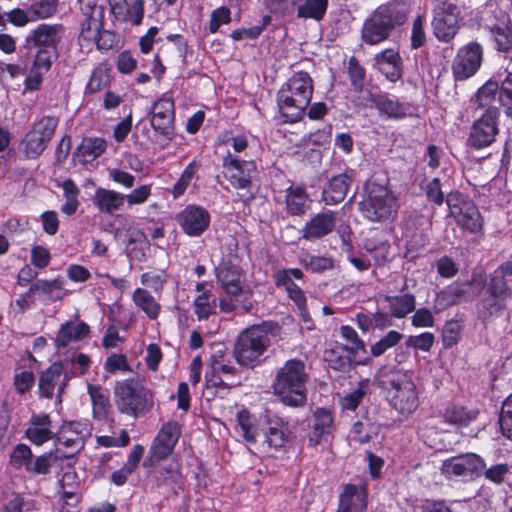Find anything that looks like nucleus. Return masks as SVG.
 I'll return each instance as SVG.
<instances>
[{"label": "nucleus", "instance_id": "obj_1", "mask_svg": "<svg viewBox=\"0 0 512 512\" xmlns=\"http://www.w3.org/2000/svg\"><path fill=\"white\" fill-rule=\"evenodd\" d=\"M375 383L386 392L389 404L400 414L410 415L417 409L418 392L409 371L382 366L375 375Z\"/></svg>", "mask_w": 512, "mask_h": 512}, {"label": "nucleus", "instance_id": "obj_2", "mask_svg": "<svg viewBox=\"0 0 512 512\" xmlns=\"http://www.w3.org/2000/svg\"><path fill=\"white\" fill-rule=\"evenodd\" d=\"M313 94V84L307 72L294 73L277 93V106L285 122L295 123L305 114Z\"/></svg>", "mask_w": 512, "mask_h": 512}, {"label": "nucleus", "instance_id": "obj_3", "mask_svg": "<svg viewBox=\"0 0 512 512\" xmlns=\"http://www.w3.org/2000/svg\"><path fill=\"white\" fill-rule=\"evenodd\" d=\"M280 326L271 321L254 325L244 330L237 338L233 356L243 367L253 368L260 364L263 355L270 346V335H277Z\"/></svg>", "mask_w": 512, "mask_h": 512}, {"label": "nucleus", "instance_id": "obj_4", "mask_svg": "<svg viewBox=\"0 0 512 512\" xmlns=\"http://www.w3.org/2000/svg\"><path fill=\"white\" fill-rule=\"evenodd\" d=\"M408 17V9L403 3L389 2L378 6L361 28V39L367 45H377L386 41L391 33L402 26Z\"/></svg>", "mask_w": 512, "mask_h": 512}, {"label": "nucleus", "instance_id": "obj_5", "mask_svg": "<svg viewBox=\"0 0 512 512\" xmlns=\"http://www.w3.org/2000/svg\"><path fill=\"white\" fill-rule=\"evenodd\" d=\"M308 374L305 363L299 359L288 360L276 373L272 385L280 401L291 407L304 406L307 400L306 382Z\"/></svg>", "mask_w": 512, "mask_h": 512}, {"label": "nucleus", "instance_id": "obj_6", "mask_svg": "<svg viewBox=\"0 0 512 512\" xmlns=\"http://www.w3.org/2000/svg\"><path fill=\"white\" fill-rule=\"evenodd\" d=\"M114 402L122 414L138 418L153 407V394L140 379L118 381L114 387Z\"/></svg>", "mask_w": 512, "mask_h": 512}, {"label": "nucleus", "instance_id": "obj_7", "mask_svg": "<svg viewBox=\"0 0 512 512\" xmlns=\"http://www.w3.org/2000/svg\"><path fill=\"white\" fill-rule=\"evenodd\" d=\"M398 207V199L394 192L387 185L376 182L368 183L365 197L359 203L362 216L376 223L393 220Z\"/></svg>", "mask_w": 512, "mask_h": 512}, {"label": "nucleus", "instance_id": "obj_8", "mask_svg": "<svg viewBox=\"0 0 512 512\" xmlns=\"http://www.w3.org/2000/svg\"><path fill=\"white\" fill-rule=\"evenodd\" d=\"M432 222L429 217L422 214H411L404 222V236L406 238V257L413 259L417 253L424 250L429 244V233Z\"/></svg>", "mask_w": 512, "mask_h": 512}, {"label": "nucleus", "instance_id": "obj_9", "mask_svg": "<svg viewBox=\"0 0 512 512\" xmlns=\"http://www.w3.org/2000/svg\"><path fill=\"white\" fill-rule=\"evenodd\" d=\"M482 26L489 32L498 51L507 52L512 49V28L506 12L501 9L486 11L482 17Z\"/></svg>", "mask_w": 512, "mask_h": 512}, {"label": "nucleus", "instance_id": "obj_10", "mask_svg": "<svg viewBox=\"0 0 512 512\" xmlns=\"http://www.w3.org/2000/svg\"><path fill=\"white\" fill-rule=\"evenodd\" d=\"M499 109L486 110L471 126L467 143L474 149H482L490 146L499 133L498 119Z\"/></svg>", "mask_w": 512, "mask_h": 512}, {"label": "nucleus", "instance_id": "obj_11", "mask_svg": "<svg viewBox=\"0 0 512 512\" xmlns=\"http://www.w3.org/2000/svg\"><path fill=\"white\" fill-rule=\"evenodd\" d=\"M483 60V47L476 41L461 46L452 63V73L457 81L473 76L480 68Z\"/></svg>", "mask_w": 512, "mask_h": 512}, {"label": "nucleus", "instance_id": "obj_12", "mask_svg": "<svg viewBox=\"0 0 512 512\" xmlns=\"http://www.w3.org/2000/svg\"><path fill=\"white\" fill-rule=\"evenodd\" d=\"M486 464L482 457L467 453L443 462L442 472L449 478L460 477L472 480L482 476Z\"/></svg>", "mask_w": 512, "mask_h": 512}, {"label": "nucleus", "instance_id": "obj_13", "mask_svg": "<svg viewBox=\"0 0 512 512\" xmlns=\"http://www.w3.org/2000/svg\"><path fill=\"white\" fill-rule=\"evenodd\" d=\"M81 15V30L79 39H94L104 27L105 8L98 4V0H78Z\"/></svg>", "mask_w": 512, "mask_h": 512}, {"label": "nucleus", "instance_id": "obj_14", "mask_svg": "<svg viewBox=\"0 0 512 512\" xmlns=\"http://www.w3.org/2000/svg\"><path fill=\"white\" fill-rule=\"evenodd\" d=\"M65 33V27L62 24L41 23L31 30L25 38L27 48H40L58 51Z\"/></svg>", "mask_w": 512, "mask_h": 512}, {"label": "nucleus", "instance_id": "obj_15", "mask_svg": "<svg viewBox=\"0 0 512 512\" xmlns=\"http://www.w3.org/2000/svg\"><path fill=\"white\" fill-rule=\"evenodd\" d=\"M69 380L70 376L67 372H64L63 363L54 362L40 374L38 381L39 395L51 399L57 392V396L60 397Z\"/></svg>", "mask_w": 512, "mask_h": 512}, {"label": "nucleus", "instance_id": "obj_16", "mask_svg": "<svg viewBox=\"0 0 512 512\" xmlns=\"http://www.w3.org/2000/svg\"><path fill=\"white\" fill-rule=\"evenodd\" d=\"M176 220L184 233L191 237H198L209 227L210 214L201 206L188 205L177 214Z\"/></svg>", "mask_w": 512, "mask_h": 512}, {"label": "nucleus", "instance_id": "obj_17", "mask_svg": "<svg viewBox=\"0 0 512 512\" xmlns=\"http://www.w3.org/2000/svg\"><path fill=\"white\" fill-rule=\"evenodd\" d=\"M225 177L236 189H247L251 186L253 174L256 172V165L252 161H240L228 154L223 159Z\"/></svg>", "mask_w": 512, "mask_h": 512}, {"label": "nucleus", "instance_id": "obj_18", "mask_svg": "<svg viewBox=\"0 0 512 512\" xmlns=\"http://www.w3.org/2000/svg\"><path fill=\"white\" fill-rule=\"evenodd\" d=\"M151 114L153 129L166 139L171 140L174 136V102L171 99H159L154 103Z\"/></svg>", "mask_w": 512, "mask_h": 512}, {"label": "nucleus", "instance_id": "obj_19", "mask_svg": "<svg viewBox=\"0 0 512 512\" xmlns=\"http://www.w3.org/2000/svg\"><path fill=\"white\" fill-rule=\"evenodd\" d=\"M180 434V426L176 421L164 424L151 446L150 458L158 461L167 457L173 451Z\"/></svg>", "mask_w": 512, "mask_h": 512}, {"label": "nucleus", "instance_id": "obj_20", "mask_svg": "<svg viewBox=\"0 0 512 512\" xmlns=\"http://www.w3.org/2000/svg\"><path fill=\"white\" fill-rule=\"evenodd\" d=\"M91 432L92 426L87 420L67 422L61 426L58 441L78 451L83 448L84 441L91 436Z\"/></svg>", "mask_w": 512, "mask_h": 512}, {"label": "nucleus", "instance_id": "obj_21", "mask_svg": "<svg viewBox=\"0 0 512 512\" xmlns=\"http://www.w3.org/2000/svg\"><path fill=\"white\" fill-rule=\"evenodd\" d=\"M334 418L330 410L317 408L312 415L308 433L309 446L315 447L326 441L333 430Z\"/></svg>", "mask_w": 512, "mask_h": 512}, {"label": "nucleus", "instance_id": "obj_22", "mask_svg": "<svg viewBox=\"0 0 512 512\" xmlns=\"http://www.w3.org/2000/svg\"><path fill=\"white\" fill-rule=\"evenodd\" d=\"M375 65L382 75L390 82H397L403 75V63L399 52L385 49L374 57Z\"/></svg>", "mask_w": 512, "mask_h": 512}, {"label": "nucleus", "instance_id": "obj_23", "mask_svg": "<svg viewBox=\"0 0 512 512\" xmlns=\"http://www.w3.org/2000/svg\"><path fill=\"white\" fill-rule=\"evenodd\" d=\"M335 216L331 211L316 214L304 226L302 236L306 240L322 238L333 231Z\"/></svg>", "mask_w": 512, "mask_h": 512}, {"label": "nucleus", "instance_id": "obj_24", "mask_svg": "<svg viewBox=\"0 0 512 512\" xmlns=\"http://www.w3.org/2000/svg\"><path fill=\"white\" fill-rule=\"evenodd\" d=\"M370 100L374 102V108L377 109L380 116L389 119H402L407 116L408 106L401 103L395 97H390L386 93L380 92L375 96H370Z\"/></svg>", "mask_w": 512, "mask_h": 512}, {"label": "nucleus", "instance_id": "obj_25", "mask_svg": "<svg viewBox=\"0 0 512 512\" xmlns=\"http://www.w3.org/2000/svg\"><path fill=\"white\" fill-rule=\"evenodd\" d=\"M352 183V178L346 173L332 177L322 191V200L327 205H336L342 202Z\"/></svg>", "mask_w": 512, "mask_h": 512}, {"label": "nucleus", "instance_id": "obj_26", "mask_svg": "<svg viewBox=\"0 0 512 512\" xmlns=\"http://www.w3.org/2000/svg\"><path fill=\"white\" fill-rule=\"evenodd\" d=\"M237 258L236 255H231L229 261H222L217 267L216 276L222 288H242V273L238 264L235 262Z\"/></svg>", "mask_w": 512, "mask_h": 512}, {"label": "nucleus", "instance_id": "obj_27", "mask_svg": "<svg viewBox=\"0 0 512 512\" xmlns=\"http://www.w3.org/2000/svg\"><path fill=\"white\" fill-rule=\"evenodd\" d=\"M286 210L292 216H301L306 213L311 199L306 189L301 186H290L285 195Z\"/></svg>", "mask_w": 512, "mask_h": 512}, {"label": "nucleus", "instance_id": "obj_28", "mask_svg": "<svg viewBox=\"0 0 512 512\" xmlns=\"http://www.w3.org/2000/svg\"><path fill=\"white\" fill-rule=\"evenodd\" d=\"M125 195L114 190L98 188L93 197V203L103 213L113 214L119 210L125 202Z\"/></svg>", "mask_w": 512, "mask_h": 512}, {"label": "nucleus", "instance_id": "obj_29", "mask_svg": "<svg viewBox=\"0 0 512 512\" xmlns=\"http://www.w3.org/2000/svg\"><path fill=\"white\" fill-rule=\"evenodd\" d=\"M455 221L463 229L471 233H480L483 228V219L478 208L473 203L462 206V210L454 217Z\"/></svg>", "mask_w": 512, "mask_h": 512}, {"label": "nucleus", "instance_id": "obj_30", "mask_svg": "<svg viewBox=\"0 0 512 512\" xmlns=\"http://www.w3.org/2000/svg\"><path fill=\"white\" fill-rule=\"evenodd\" d=\"M432 29L438 41L450 43L460 29V21H457L455 18H443L433 15Z\"/></svg>", "mask_w": 512, "mask_h": 512}, {"label": "nucleus", "instance_id": "obj_31", "mask_svg": "<svg viewBox=\"0 0 512 512\" xmlns=\"http://www.w3.org/2000/svg\"><path fill=\"white\" fill-rule=\"evenodd\" d=\"M107 147L105 139L100 137H85L76 149L77 156L82 158L84 163H89L101 156Z\"/></svg>", "mask_w": 512, "mask_h": 512}, {"label": "nucleus", "instance_id": "obj_32", "mask_svg": "<svg viewBox=\"0 0 512 512\" xmlns=\"http://www.w3.org/2000/svg\"><path fill=\"white\" fill-rule=\"evenodd\" d=\"M89 333V326L83 322H68L62 325L56 337V344L59 347H66L73 341L86 337Z\"/></svg>", "mask_w": 512, "mask_h": 512}, {"label": "nucleus", "instance_id": "obj_33", "mask_svg": "<svg viewBox=\"0 0 512 512\" xmlns=\"http://www.w3.org/2000/svg\"><path fill=\"white\" fill-rule=\"evenodd\" d=\"M297 17L321 21L328 8V0H302L297 6Z\"/></svg>", "mask_w": 512, "mask_h": 512}, {"label": "nucleus", "instance_id": "obj_34", "mask_svg": "<svg viewBox=\"0 0 512 512\" xmlns=\"http://www.w3.org/2000/svg\"><path fill=\"white\" fill-rule=\"evenodd\" d=\"M87 392L92 402L94 417L97 419H103L107 417L110 407L107 391L100 385L88 384Z\"/></svg>", "mask_w": 512, "mask_h": 512}, {"label": "nucleus", "instance_id": "obj_35", "mask_svg": "<svg viewBox=\"0 0 512 512\" xmlns=\"http://www.w3.org/2000/svg\"><path fill=\"white\" fill-rule=\"evenodd\" d=\"M479 410L467 409L462 406H452L446 409L444 419L450 424L466 427L478 418Z\"/></svg>", "mask_w": 512, "mask_h": 512}, {"label": "nucleus", "instance_id": "obj_36", "mask_svg": "<svg viewBox=\"0 0 512 512\" xmlns=\"http://www.w3.org/2000/svg\"><path fill=\"white\" fill-rule=\"evenodd\" d=\"M505 291L506 290H480L478 309L483 317L492 314L500 308Z\"/></svg>", "mask_w": 512, "mask_h": 512}, {"label": "nucleus", "instance_id": "obj_37", "mask_svg": "<svg viewBox=\"0 0 512 512\" xmlns=\"http://www.w3.org/2000/svg\"><path fill=\"white\" fill-rule=\"evenodd\" d=\"M49 142L28 131L21 141L20 149L27 159L38 158L47 148Z\"/></svg>", "mask_w": 512, "mask_h": 512}, {"label": "nucleus", "instance_id": "obj_38", "mask_svg": "<svg viewBox=\"0 0 512 512\" xmlns=\"http://www.w3.org/2000/svg\"><path fill=\"white\" fill-rule=\"evenodd\" d=\"M59 0H29L28 11L32 20H44L54 16L58 10Z\"/></svg>", "mask_w": 512, "mask_h": 512}, {"label": "nucleus", "instance_id": "obj_39", "mask_svg": "<svg viewBox=\"0 0 512 512\" xmlns=\"http://www.w3.org/2000/svg\"><path fill=\"white\" fill-rule=\"evenodd\" d=\"M252 290H228L224 298L219 299L221 311L231 312L239 307H243L246 311L250 310L251 305L244 304V300L251 296Z\"/></svg>", "mask_w": 512, "mask_h": 512}, {"label": "nucleus", "instance_id": "obj_40", "mask_svg": "<svg viewBox=\"0 0 512 512\" xmlns=\"http://www.w3.org/2000/svg\"><path fill=\"white\" fill-rule=\"evenodd\" d=\"M392 316L403 318L415 308V297L412 294H403L396 297H387Z\"/></svg>", "mask_w": 512, "mask_h": 512}, {"label": "nucleus", "instance_id": "obj_41", "mask_svg": "<svg viewBox=\"0 0 512 512\" xmlns=\"http://www.w3.org/2000/svg\"><path fill=\"white\" fill-rule=\"evenodd\" d=\"M157 485L159 487H168L173 493H177L176 489L180 487L181 474L175 465L162 467L157 471Z\"/></svg>", "mask_w": 512, "mask_h": 512}, {"label": "nucleus", "instance_id": "obj_42", "mask_svg": "<svg viewBox=\"0 0 512 512\" xmlns=\"http://www.w3.org/2000/svg\"><path fill=\"white\" fill-rule=\"evenodd\" d=\"M133 301L151 319H156L160 312V305L148 290H134Z\"/></svg>", "mask_w": 512, "mask_h": 512}, {"label": "nucleus", "instance_id": "obj_43", "mask_svg": "<svg viewBox=\"0 0 512 512\" xmlns=\"http://www.w3.org/2000/svg\"><path fill=\"white\" fill-rule=\"evenodd\" d=\"M499 85L496 81H488L486 82L477 93V103L479 107L486 108L489 110L490 108H498L495 104L498 103V98L496 97L498 94Z\"/></svg>", "mask_w": 512, "mask_h": 512}, {"label": "nucleus", "instance_id": "obj_44", "mask_svg": "<svg viewBox=\"0 0 512 512\" xmlns=\"http://www.w3.org/2000/svg\"><path fill=\"white\" fill-rule=\"evenodd\" d=\"M300 263L306 270L314 273H323L334 268L333 259L325 256L305 254L300 257Z\"/></svg>", "mask_w": 512, "mask_h": 512}, {"label": "nucleus", "instance_id": "obj_45", "mask_svg": "<svg viewBox=\"0 0 512 512\" xmlns=\"http://www.w3.org/2000/svg\"><path fill=\"white\" fill-rule=\"evenodd\" d=\"M378 434V428L369 422L357 421L353 424L351 435L358 444H367Z\"/></svg>", "mask_w": 512, "mask_h": 512}, {"label": "nucleus", "instance_id": "obj_46", "mask_svg": "<svg viewBox=\"0 0 512 512\" xmlns=\"http://www.w3.org/2000/svg\"><path fill=\"white\" fill-rule=\"evenodd\" d=\"M58 125V118L54 116H43L38 122L34 123L31 132L50 142L54 136Z\"/></svg>", "mask_w": 512, "mask_h": 512}, {"label": "nucleus", "instance_id": "obj_47", "mask_svg": "<svg viewBox=\"0 0 512 512\" xmlns=\"http://www.w3.org/2000/svg\"><path fill=\"white\" fill-rule=\"evenodd\" d=\"M37 51L34 55V60L31 68L34 71L47 73L53 62L58 58V51L36 48Z\"/></svg>", "mask_w": 512, "mask_h": 512}, {"label": "nucleus", "instance_id": "obj_48", "mask_svg": "<svg viewBox=\"0 0 512 512\" xmlns=\"http://www.w3.org/2000/svg\"><path fill=\"white\" fill-rule=\"evenodd\" d=\"M348 75L353 89L355 91H362L365 84L366 71L354 56L348 62Z\"/></svg>", "mask_w": 512, "mask_h": 512}, {"label": "nucleus", "instance_id": "obj_49", "mask_svg": "<svg viewBox=\"0 0 512 512\" xmlns=\"http://www.w3.org/2000/svg\"><path fill=\"white\" fill-rule=\"evenodd\" d=\"M59 459V457L50 452L36 457L31 460L28 466V472L35 474H47L50 471L51 466Z\"/></svg>", "mask_w": 512, "mask_h": 512}, {"label": "nucleus", "instance_id": "obj_50", "mask_svg": "<svg viewBox=\"0 0 512 512\" xmlns=\"http://www.w3.org/2000/svg\"><path fill=\"white\" fill-rule=\"evenodd\" d=\"M463 290H438L435 292V309L441 311L450 305L459 303Z\"/></svg>", "mask_w": 512, "mask_h": 512}, {"label": "nucleus", "instance_id": "obj_51", "mask_svg": "<svg viewBox=\"0 0 512 512\" xmlns=\"http://www.w3.org/2000/svg\"><path fill=\"white\" fill-rule=\"evenodd\" d=\"M490 288H510L512 286V261L502 264L495 270Z\"/></svg>", "mask_w": 512, "mask_h": 512}, {"label": "nucleus", "instance_id": "obj_52", "mask_svg": "<svg viewBox=\"0 0 512 512\" xmlns=\"http://www.w3.org/2000/svg\"><path fill=\"white\" fill-rule=\"evenodd\" d=\"M210 298L211 296L204 292L195 299V313L198 315L199 319H207L209 315L214 312L217 305V299L213 298L211 300Z\"/></svg>", "mask_w": 512, "mask_h": 512}, {"label": "nucleus", "instance_id": "obj_53", "mask_svg": "<svg viewBox=\"0 0 512 512\" xmlns=\"http://www.w3.org/2000/svg\"><path fill=\"white\" fill-rule=\"evenodd\" d=\"M402 339V335L394 330H391L387 335L381 338L378 342L371 346V354L378 357L385 353L389 348L398 344Z\"/></svg>", "mask_w": 512, "mask_h": 512}, {"label": "nucleus", "instance_id": "obj_54", "mask_svg": "<svg viewBox=\"0 0 512 512\" xmlns=\"http://www.w3.org/2000/svg\"><path fill=\"white\" fill-rule=\"evenodd\" d=\"M461 325L456 320H449L442 329V341L445 348H449L457 344L460 339Z\"/></svg>", "mask_w": 512, "mask_h": 512}, {"label": "nucleus", "instance_id": "obj_55", "mask_svg": "<svg viewBox=\"0 0 512 512\" xmlns=\"http://www.w3.org/2000/svg\"><path fill=\"white\" fill-rule=\"evenodd\" d=\"M32 452L31 449L25 444H19L13 450L10 461L16 468L25 467L28 471V466L31 463Z\"/></svg>", "mask_w": 512, "mask_h": 512}, {"label": "nucleus", "instance_id": "obj_56", "mask_svg": "<svg viewBox=\"0 0 512 512\" xmlns=\"http://www.w3.org/2000/svg\"><path fill=\"white\" fill-rule=\"evenodd\" d=\"M195 173H196V166H195V163L192 162L185 168V170L181 174L180 178L174 184L173 195L175 198L179 197L180 195H182L185 192V190L191 183Z\"/></svg>", "mask_w": 512, "mask_h": 512}, {"label": "nucleus", "instance_id": "obj_57", "mask_svg": "<svg viewBox=\"0 0 512 512\" xmlns=\"http://www.w3.org/2000/svg\"><path fill=\"white\" fill-rule=\"evenodd\" d=\"M104 369L106 372L110 374H114L117 371H131V368L127 361V357L124 354L110 355L105 361Z\"/></svg>", "mask_w": 512, "mask_h": 512}, {"label": "nucleus", "instance_id": "obj_58", "mask_svg": "<svg viewBox=\"0 0 512 512\" xmlns=\"http://www.w3.org/2000/svg\"><path fill=\"white\" fill-rule=\"evenodd\" d=\"M230 21L231 12L229 8L225 6L219 7L211 13L209 31L211 33H216L221 25L228 24Z\"/></svg>", "mask_w": 512, "mask_h": 512}, {"label": "nucleus", "instance_id": "obj_59", "mask_svg": "<svg viewBox=\"0 0 512 512\" xmlns=\"http://www.w3.org/2000/svg\"><path fill=\"white\" fill-rule=\"evenodd\" d=\"M434 16L443 18H455L457 21L462 20L461 9L452 2L442 1L433 10Z\"/></svg>", "mask_w": 512, "mask_h": 512}, {"label": "nucleus", "instance_id": "obj_60", "mask_svg": "<svg viewBox=\"0 0 512 512\" xmlns=\"http://www.w3.org/2000/svg\"><path fill=\"white\" fill-rule=\"evenodd\" d=\"M85 42L95 43L100 50H109L116 44V34L110 30L102 28L94 39L84 40Z\"/></svg>", "mask_w": 512, "mask_h": 512}, {"label": "nucleus", "instance_id": "obj_61", "mask_svg": "<svg viewBox=\"0 0 512 512\" xmlns=\"http://www.w3.org/2000/svg\"><path fill=\"white\" fill-rule=\"evenodd\" d=\"M435 337L430 332H424L420 335L409 336L406 345L422 351H429L434 343Z\"/></svg>", "mask_w": 512, "mask_h": 512}, {"label": "nucleus", "instance_id": "obj_62", "mask_svg": "<svg viewBox=\"0 0 512 512\" xmlns=\"http://www.w3.org/2000/svg\"><path fill=\"white\" fill-rule=\"evenodd\" d=\"M35 377L31 371H21L14 376V386L18 394H24L34 385Z\"/></svg>", "mask_w": 512, "mask_h": 512}, {"label": "nucleus", "instance_id": "obj_63", "mask_svg": "<svg viewBox=\"0 0 512 512\" xmlns=\"http://www.w3.org/2000/svg\"><path fill=\"white\" fill-rule=\"evenodd\" d=\"M426 197L429 201L434 202L437 205H441L444 202V193L441 189V183L439 178H433L428 181L424 187Z\"/></svg>", "mask_w": 512, "mask_h": 512}, {"label": "nucleus", "instance_id": "obj_64", "mask_svg": "<svg viewBox=\"0 0 512 512\" xmlns=\"http://www.w3.org/2000/svg\"><path fill=\"white\" fill-rule=\"evenodd\" d=\"M500 428L506 437L512 440V405L507 402H503L500 417H499Z\"/></svg>", "mask_w": 512, "mask_h": 512}]
</instances>
